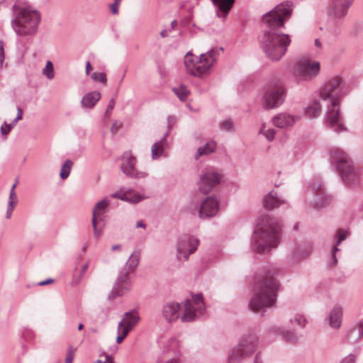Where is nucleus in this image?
<instances>
[{"mask_svg": "<svg viewBox=\"0 0 363 363\" xmlns=\"http://www.w3.org/2000/svg\"><path fill=\"white\" fill-rule=\"evenodd\" d=\"M345 94L344 84L337 76L328 79L320 89L321 100L330 104L325 117V123L336 133L346 130L339 111L340 102Z\"/></svg>", "mask_w": 363, "mask_h": 363, "instance_id": "1", "label": "nucleus"}, {"mask_svg": "<svg viewBox=\"0 0 363 363\" xmlns=\"http://www.w3.org/2000/svg\"><path fill=\"white\" fill-rule=\"evenodd\" d=\"M206 311L201 294L192 295L186 299L184 306L175 301L164 303L161 310L162 318L167 323H174L179 318L183 323L192 322L204 315Z\"/></svg>", "mask_w": 363, "mask_h": 363, "instance_id": "2", "label": "nucleus"}, {"mask_svg": "<svg viewBox=\"0 0 363 363\" xmlns=\"http://www.w3.org/2000/svg\"><path fill=\"white\" fill-rule=\"evenodd\" d=\"M281 230L277 218L267 215L261 216L252 237V250L260 254L276 247L280 240Z\"/></svg>", "mask_w": 363, "mask_h": 363, "instance_id": "3", "label": "nucleus"}, {"mask_svg": "<svg viewBox=\"0 0 363 363\" xmlns=\"http://www.w3.org/2000/svg\"><path fill=\"white\" fill-rule=\"evenodd\" d=\"M278 281L267 273L264 277L256 278L249 306L255 312L264 311L272 306L277 301V292L279 290Z\"/></svg>", "mask_w": 363, "mask_h": 363, "instance_id": "4", "label": "nucleus"}, {"mask_svg": "<svg viewBox=\"0 0 363 363\" xmlns=\"http://www.w3.org/2000/svg\"><path fill=\"white\" fill-rule=\"evenodd\" d=\"M41 19L40 13L31 6L13 4L11 26L18 36L34 35Z\"/></svg>", "mask_w": 363, "mask_h": 363, "instance_id": "5", "label": "nucleus"}, {"mask_svg": "<svg viewBox=\"0 0 363 363\" xmlns=\"http://www.w3.org/2000/svg\"><path fill=\"white\" fill-rule=\"evenodd\" d=\"M291 40L289 35L274 30H264L259 46L272 61H279L286 54Z\"/></svg>", "mask_w": 363, "mask_h": 363, "instance_id": "6", "label": "nucleus"}, {"mask_svg": "<svg viewBox=\"0 0 363 363\" xmlns=\"http://www.w3.org/2000/svg\"><path fill=\"white\" fill-rule=\"evenodd\" d=\"M330 160L341 177L343 183L348 186H355L359 182V176L354 167L353 162L348 154L339 147H333L330 150Z\"/></svg>", "mask_w": 363, "mask_h": 363, "instance_id": "7", "label": "nucleus"}, {"mask_svg": "<svg viewBox=\"0 0 363 363\" xmlns=\"http://www.w3.org/2000/svg\"><path fill=\"white\" fill-rule=\"evenodd\" d=\"M223 48H213L206 53H202L199 57L194 55L188 52L184 57V65L187 72L194 77H202L209 73L210 69L217 60L220 52Z\"/></svg>", "mask_w": 363, "mask_h": 363, "instance_id": "8", "label": "nucleus"}, {"mask_svg": "<svg viewBox=\"0 0 363 363\" xmlns=\"http://www.w3.org/2000/svg\"><path fill=\"white\" fill-rule=\"evenodd\" d=\"M140 252L135 251L129 257L125 264L120 271L116 281L111 292L112 298L122 296L131 286L130 274H133L139 264Z\"/></svg>", "mask_w": 363, "mask_h": 363, "instance_id": "9", "label": "nucleus"}, {"mask_svg": "<svg viewBox=\"0 0 363 363\" xmlns=\"http://www.w3.org/2000/svg\"><path fill=\"white\" fill-rule=\"evenodd\" d=\"M140 252L135 251L129 257L125 264L120 271L116 281L111 292L112 298L122 296L131 286L130 274H133L139 264Z\"/></svg>", "mask_w": 363, "mask_h": 363, "instance_id": "10", "label": "nucleus"}, {"mask_svg": "<svg viewBox=\"0 0 363 363\" xmlns=\"http://www.w3.org/2000/svg\"><path fill=\"white\" fill-rule=\"evenodd\" d=\"M258 338L255 334L243 335L238 343L228 352V363H241L252 356L257 350Z\"/></svg>", "mask_w": 363, "mask_h": 363, "instance_id": "11", "label": "nucleus"}, {"mask_svg": "<svg viewBox=\"0 0 363 363\" xmlns=\"http://www.w3.org/2000/svg\"><path fill=\"white\" fill-rule=\"evenodd\" d=\"M294 9V4L290 1H284L263 16V21L268 27V30L277 31L284 28L285 22L289 21Z\"/></svg>", "mask_w": 363, "mask_h": 363, "instance_id": "12", "label": "nucleus"}, {"mask_svg": "<svg viewBox=\"0 0 363 363\" xmlns=\"http://www.w3.org/2000/svg\"><path fill=\"white\" fill-rule=\"evenodd\" d=\"M286 89L280 80H272L264 86L262 98L264 108L272 109L279 107L284 101Z\"/></svg>", "mask_w": 363, "mask_h": 363, "instance_id": "13", "label": "nucleus"}, {"mask_svg": "<svg viewBox=\"0 0 363 363\" xmlns=\"http://www.w3.org/2000/svg\"><path fill=\"white\" fill-rule=\"evenodd\" d=\"M306 199L315 208H323L331 201L330 196L326 194L320 182L310 184L306 192Z\"/></svg>", "mask_w": 363, "mask_h": 363, "instance_id": "14", "label": "nucleus"}, {"mask_svg": "<svg viewBox=\"0 0 363 363\" xmlns=\"http://www.w3.org/2000/svg\"><path fill=\"white\" fill-rule=\"evenodd\" d=\"M110 204V200L104 198L94 206L92 210L91 223L93 225L94 236L99 238L102 234V229L105 225L106 209Z\"/></svg>", "mask_w": 363, "mask_h": 363, "instance_id": "15", "label": "nucleus"}, {"mask_svg": "<svg viewBox=\"0 0 363 363\" xmlns=\"http://www.w3.org/2000/svg\"><path fill=\"white\" fill-rule=\"evenodd\" d=\"M199 243V239L193 236L184 235L179 237L177 244V259L186 261L189 255L196 250Z\"/></svg>", "mask_w": 363, "mask_h": 363, "instance_id": "16", "label": "nucleus"}, {"mask_svg": "<svg viewBox=\"0 0 363 363\" xmlns=\"http://www.w3.org/2000/svg\"><path fill=\"white\" fill-rule=\"evenodd\" d=\"M214 168L208 169L200 177L198 182V189L203 194L209 193L211 189L220 184L222 175L214 170Z\"/></svg>", "mask_w": 363, "mask_h": 363, "instance_id": "17", "label": "nucleus"}, {"mask_svg": "<svg viewBox=\"0 0 363 363\" xmlns=\"http://www.w3.org/2000/svg\"><path fill=\"white\" fill-rule=\"evenodd\" d=\"M123 160L121 169L126 176L133 179H141L147 176L145 172L138 171L135 169L137 160L130 152H125L123 155Z\"/></svg>", "mask_w": 363, "mask_h": 363, "instance_id": "18", "label": "nucleus"}, {"mask_svg": "<svg viewBox=\"0 0 363 363\" xmlns=\"http://www.w3.org/2000/svg\"><path fill=\"white\" fill-rule=\"evenodd\" d=\"M320 71V63L308 60L300 62L296 69V75L299 80H308L315 77Z\"/></svg>", "mask_w": 363, "mask_h": 363, "instance_id": "19", "label": "nucleus"}, {"mask_svg": "<svg viewBox=\"0 0 363 363\" xmlns=\"http://www.w3.org/2000/svg\"><path fill=\"white\" fill-rule=\"evenodd\" d=\"M219 210V200L216 196H208L201 203L199 216L201 219L211 218L215 216Z\"/></svg>", "mask_w": 363, "mask_h": 363, "instance_id": "20", "label": "nucleus"}, {"mask_svg": "<svg viewBox=\"0 0 363 363\" xmlns=\"http://www.w3.org/2000/svg\"><path fill=\"white\" fill-rule=\"evenodd\" d=\"M352 3L350 0H332L329 6V14L335 19H342L346 16Z\"/></svg>", "mask_w": 363, "mask_h": 363, "instance_id": "21", "label": "nucleus"}, {"mask_svg": "<svg viewBox=\"0 0 363 363\" xmlns=\"http://www.w3.org/2000/svg\"><path fill=\"white\" fill-rule=\"evenodd\" d=\"M140 320L139 315L135 310L126 312L123 315V318L119 322L118 326L119 330L121 329H127L128 332L130 331L136 325Z\"/></svg>", "mask_w": 363, "mask_h": 363, "instance_id": "22", "label": "nucleus"}, {"mask_svg": "<svg viewBox=\"0 0 363 363\" xmlns=\"http://www.w3.org/2000/svg\"><path fill=\"white\" fill-rule=\"evenodd\" d=\"M296 121V118L289 113H280L272 118L273 124L279 128H285L292 126Z\"/></svg>", "mask_w": 363, "mask_h": 363, "instance_id": "23", "label": "nucleus"}, {"mask_svg": "<svg viewBox=\"0 0 363 363\" xmlns=\"http://www.w3.org/2000/svg\"><path fill=\"white\" fill-rule=\"evenodd\" d=\"M347 231L343 230H339L337 231L335 235V244L333 247L331 251V257L328 261V264L330 266H335L337 264V259L336 257V253L340 251V249L337 246L340 244V242L345 240L347 238Z\"/></svg>", "mask_w": 363, "mask_h": 363, "instance_id": "24", "label": "nucleus"}, {"mask_svg": "<svg viewBox=\"0 0 363 363\" xmlns=\"http://www.w3.org/2000/svg\"><path fill=\"white\" fill-rule=\"evenodd\" d=\"M286 201L277 197L276 192L269 191L264 199V207L267 210H272L278 208L281 204L285 203Z\"/></svg>", "mask_w": 363, "mask_h": 363, "instance_id": "25", "label": "nucleus"}, {"mask_svg": "<svg viewBox=\"0 0 363 363\" xmlns=\"http://www.w3.org/2000/svg\"><path fill=\"white\" fill-rule=\"evenodd\" d=\"M101 99V93L94 91L86 94L82 99V106L86 108H92Z\"/></svg>", "mask_w": 363, "mask_h": 363, "instance_id": "26", "label": "nucleus"}, {"mask_svg": "<svg viewBox=\"0 0 363 363\" xmlns=\"http://www.w3.org/2000/svg\"><path fill=\"white\" fill-rule=\"evenodd\" d=\"M363 337V320L357 323V325L351 329L347 335V341L350 344L359 342Z\"/></svg>", "mask_w": 363, "mask_h": 363, "instance_id": "27", "label": "nucleus"}, {"mask_svg": "<svg viewBox=\"0 0 363 363\" xmlns=\"http://www.w3.org/2000/svg\"><path fill=\"white\" fill-rule=\"evenodd\" d=\"M342 308L340 306H335L330 313L329 324L333 328H339L342 323Z\"/></svg>", "mask_w": 363, "mask_h": 363, "instance_id": "28", "label": "nucleus"}, {"mask_svg": "<svg viewBox=\"0 0 363 363\" xmlns=\"http://www.w3.org/2000/svg\"><path fill=\"white\" fill-rule=\"evenodd\" d=\"M169 133L166 132L162 138L155 142L151 147V156L153 160L158 159L164 152V146L167 145V137Z\"/></svg>", "mask_w": 363, "mask_h": 363, "instance_id": "29", "label": "nucleus"}, {"mask_svg": "<svg viewBox=\"0 0 363 363\" xmlns=\"http://www.w3.org/2000/svg\"><path fill=\"white\" fill-rule=\"evenodd\" d=\"M213 4L218 8V9L225 17L231 9L233 8L235 0H211Z\"/></svg>", "mask_w": 363, "mask_h": 363, "instance_id": "30", "label": "nucleus"}, {"mask_svg": "<svg viewBox=\"0 0 363 363\" xmlns=\"http://www.w3.org/2000/svg\"><path fill=\"white\" fill-rule=\"evenodd\" d=\"M270 333L281 335L284 340L290 343H294L297 341V337L294 332L284 331L281 328L279 327H272L270 329Z\"/></svg>", "mask_w": 363, "mask_h": 363, "instance_id": "31", "label": "nucleus"}, {"mask_svg": "<svg viewBox=\"0 0 363 363\" xmlns=\"http://www.w3.org/2000/svg\"><path fill=\"white\" fill-rule=\"evenodd\" d=\"M16 185H17V182L14 183L11 188L9 199V202H8V206H7V210H6V218L7 219H9L11 217L12 212L13 211L15 205L18 202V197L15 192V189L16 187Z\"/></svg>", "mask_w": 363, "mask_h": 363, "instance_id": "32", "label": "nucleus"}, {"mask_svg": "<svg viewBox=\"0 0 363 363\" xmlns=\"http://www.w3.org/2000/svg\"><path fill=\"white\" fill-rule=\"evenodd\" d=\"M216 148V143L213 140L208 141L203 147H200L197 149L195 158L197 160L199 157L208 155L213 153Z\"/></svg>", "mask_w": 363, "mask_h": 363, "instance_id": "33", "label": "nucleus"}, {"mask_svg": "<svg viewBox=\"0 0 363 363\" xmlns=\"http://www.w3.org/2000/svg\"><path fill=\"white\" fill-rule=\"evenodd\" d=\"M144 199L141 194H138L133 189H128L123 192L121 201H125L130 203H137Z\"/></svg>", "mask_w": 363, "mask_h": 363, "instance_id": "34", "label": "nucleus"}, {"mask_svg": "<svg viewBox=\"0 0 363 363\" xmlns=\"http://www.w3.org/2000/svg\"><path fill=\"white\" fill-rule=\"evenodd\" d=\"M321 112L320 104L318 101H311L309 105L305 108V114L309 118H315Z\"/></svg>", "mask_w": 363, "mask_h": 363, "instance_id": "35", "label": "nucleus"}, {"mask_svg": "<svg viewBox=\"0 0 363 363\" xmlns=\"http://www.w3.org/2000/svg\"><path fill=\"white\" fill-rule=\"evenodd\" d=\"M312 250L311 245L308 242H304L299 245L294 252V255L298 259L308 256Z\"/></svg>", "mask_w": 363, "mask_h": 363, "instance_id": "36", "label": "nucleus"}, {"mask_svg": "<svg viewBox=\"0 0 363 363\" xmlns=\"http://www.w3.org/2000/svg\"><path fill=\"white\" fill-rule=\"evenodd\" d=\"M169 346L173 347L172 351L174 354V357H169L166 361L165 363H179V351L176 349V347L179 345V342L176 339H171L169 342Z\"/></svg>", "mask_w": 363, "mask_h": 363, "instance_id": "37", "label": "nucleus"}, {"mask_svg": "<svg viewBox=\"0 0 363 363\" xmlns=\"http://www.w3.org/2000/svg\"><path fill=\"white\" fill-rule=\"evenodd\" d=\"M72 165L73 162L70 160H67L65 162L61 167L60 173V177L62 179H65L69 176Z\"/></svg>", "mask_w": 363, "mask_h": 363, "instance_id": "38", "label": "nucleus"}, {"mask_svg": "<svg viewBox=\"0 0 363 363\" xmlns=\"http://www.w3.org/2000/svg\"><path fill=\"white\" fill-rule=\"evenodd\" d=\"M172 90L177 97L182 101H185L187 96L189 94V91L184 85H181L177 88H173Z\"/></svg>", "mask_w": 363, "mask_h": 363, "instance_id": "39", "label": "nucleus"}, {"mask_svg": "<svg viewBox=\"0 0 363 363\" xmlns=\"http://www.w3.org/2000/svg\"><path fill=\"white\" fill-rule=\"evenodd\" d=\"M87 268H88V263H86L82 266L79 271H78L77 269H75L74 274H73V283L74 284H78L79 283V281L82 279L84 273L87 270Z\"/></svg>", "mask_w": 363, "mask_h": 363, "instance_id": "40", "label": "nucleus"}, {"mask_svg": "<svg viewBox=\"0 0 363 363\" xmlns=\"http://www.w3.org/2000/svg\"><path fill=\"white\" fill-rule=\"evenodd\" d=\"M43 74L45 75L48 79H52L55 77V72L53 68V65L52 62L48 61L45 68L43 70Z\"/></svg>", "mask_w": 363, "mask_h": 363, "instance_id": "41", "label": "nucleus"}, {"mask_svg": "<svg viewBox=\"0 0 363 363\" xmlns=\"http://www.w3.org/2000/svg\"><path fill=\"white\" fill-rule=\"evenodd\" d=\"M264 125H262V127L260 128L259 133L264 135L269 141H272L274 138L276 130L272 128L267 130H264Z\"/></svg>", "mask_w": 363, "mask_h": 363, "instance_id": "42", "label": "nucleus"}, {"mask_svg": "<svg viewBox=\"0 0 363 363\" xmlns=\"http://www.w3.org/2000/svg\"><path fill=\"white\" fill-rule=\"evenodd\" d=\"M91 78L94 81L101 82L104 84H106L107 82L106 74L104 72H94L91 74Z\"/></svg>", "mask_w": 363, "mask_h": 363, "instance_id": "43", "label": "nucleus"}, {"mask_svg": "<svg viewBox=\"0 0 363 363\" xmlns=\"http://www.w3.org/2000/svg\"><path fill=\"white\" fill-rule=\"evenodd\" d=\"M220 128L225 131L229 132L234 129V123L231 120H224L220 122Z\"/></svg>", "mask_w": 363, "mask_h": 363, "instance_id": "44", "label": "nucleus"}, {"mask_svg": "<svg viewBox=\"0 0 363 363\" xmlns=\"http://www.w3.org/2000/svg\"><path fill=\"white\" fill-rule=\"evenodd\" d=\"M117 337L116 342L120 344L125 339V337L128 335L129 332H128L127 329H121L119 330V328H117Z\"/></svg>", "mask_w": 363, "mask_h": 363, "instance_id": "45", "label": "nucleus"}, {"mask_svg": "<svg viewBox=\"0 0 363 363\" xmlns=\"http://www.w3.org/2000/svg\"><path fill=\"white\" fill-rule=\"evenodd\" d=\"M294 321L301 328H304L307 323L306 317L301 314H296L294 317Z\"/></svg>", "mask_w": 363, "mask_h": 363, "instance_id": "46", "label": "nucleus"}, {"mask_svg": "<svg viewBox=\"0 0 363 363\" xmlns=\"http://www.w3.org/2000/svg\"><path fill=\"white\" fill-rule=\"evenodd\" d=\"M16 125V123H14L13 121L11 123H7L6 122H4V125L6 126V128H7V130H5V127L4 125H1V133L3 135L6 136Z\"/></svg>", "mask_w": 363, "mask_h": 363, "instance_id": "47", "label": "nucleus"}, {"mask_svg": "<svg viewBox=\"0 0 363 363\" xmlns=\"http://www.w3.org/2000/svg\"><path fill=\"white\" fill-rule=\"evenodd\" d=\"M75 351L72 346L68 347L65 363H72L74 360Z\"/></svg>", "mask_w": 363, "mask_h": 363, "instance_id": "48", "label": "nucleus"}, {"mask_svg": "<svg viewBox=\"0 0 363 363\" xmlns=\"http://www.w3.org/2000/svg\"><path fill=\"white\" fill-rule=\"evenodd\" d=\"M357 355L354 354H349L342 359L340 363H356Z\"/></svg>", "mask_w": 363, "mask_h": 363, "instance_id": "49", "label": "nucleus"}, {"mask_svg": "<svg viewBox=\"0 0 363 363\" xmlns=\"http://www.w3.org/2000/svg\"><path fill=\"white\" fill-rule=\"evenodd\" d=\"M167 128L168 130L167 132L169 133V130H170L173 128V126L174 125V124L176 123V118L174 116H168L167 118Z\"/></svg>", "mask_w": 363, "mask_h": 363, "instance_id": "50", "label": "nucleus"}, {"mask_svg": "<svg viewBox=\"0 0 363 363\" xmlns=\"http://www.w3.org/2000/svg\"><path fill=\"white\" fill-rule=\"evenodd\" d=\"M115 100L113 99H111L108 105H107V107H106V113H105V115L106 116L108 117L111 114V111L113 109L114 106H115Z\"/></svg>", "mask_w": 363, "mask_h": 363, "instance_id": "51", "label": "nucleus"}, {"mask_svg": "<svg viewBox=\"0 0 363 363\" xmlns=\"http://www.w3.org/2000/svg\"><path fill=\"white\" fill-rule=\"evenodd\" d=\"M120 4H118L117 2H113V4H111L109 5V8L111 10V12L116 15L118 13V6Z\"/></svg>", "mask_w": 363, "mask_h": 363, "instance_id": "52", "label": "nucleus"}, {"mask_svg": "<svg viewBox=\"0 0 363 363\" xmlns=\"http://www.w3.org/2000/svg\"><path fill=\"white\" fill-rule=\"evenodd\" d=\"M23 335L26 340L32 339L34 337L33 332L28 329L24 330V332L23 333Z\"/></svg>", "mask_w": 363, "mask_h": 363, "instance_id": "53", "label": "nucleus"}, {"mask_svg": "<svg viewBox=\"0 0 363 363\" xmlns=\"http://www.w3.org/2000/svg\"><path fill=\"white\" fill-rule=\"evenodd\" d=\"M4 43L3 41L0 40V66L2 65L4 60Z\"/></svg>", "mask_w": 363, "mask_h": 363, "instance_id": "54", "label": "nucleus"}, {"mask_svg": "<svg viewBox=\"0 0 363 363\" xmlns=\"http://www.w3.org/2000/svg\"><path fill=\"white\" fill-rule=\"evenodd\" d=\"M105 360L103 362V363H116L111 354H104Z\"/></svg>", "mask_w": 363, "mask_h": 363, "instance_id": "55", "label": "nucleus"}, {"mask_svg": "<svg viewBox=\"0 0 363 363\" xmlns=\"http://www.w3.org/2000/svg\"><path fill=\"white\" fill-rule=\"evenodd\" d=\"M123 192H121V191H117V192H115V193H113L111 194V196L112 198L118 199L120 200H121V198H123Z\"/></svg>", "mask_w": 363, "mask_h": 363, "instance_id": "56", "label": "nucleus"}, {"mask_svg": "<svg viewBox=\"0 0 363 363\" xmlns=\"http://www.w3.org/2000/svg\"><path fill=\"white\" fill-rule=\"evenodd\" d=\"M120 128L121 125H118L117 123H114L111 128V131L114 134L119 130Z\"/></svg>", "mask_w": 363, "mask_h": 363, "instance_id": "57", "label": "nucleus"}, {"mask_svg": "<svg viewBox=\"0 0 363 363\" xmlns=\"http://www.w3.org/2000/svg\"><path fill=\"white\" fill-rule=\"evenodd\" d=\"M54 281L52 279H47L46 280L42 281L39 283H38V286H45L46 284H51Z\"/></svg>", "mask_w": 363, "mask_h": 363, "instance_id": "58", "label": "nucleus"}, {"mask_svg": "<svg viewBox=\"0 0 363 363\" xmlns=\"http://www.w3.org/2000/svg\"><path fill=\"white\" fill-rule=\"evenodd\" d=\"M169 32H171V30L169 28H167V29H163L160 32V36L162 38H166L167 36H168V34H169Z\"/></svg>", "mask_w": 363, "mask_h": 363, "instance_id": "59", "label": "nucleus"}, {"mask_svg": "<svg viewBox=\"0 0 363 363\" xmlns=\"http://www.w3.org/2000/svg\"><path fill=\"white\" fill-rule=\"evenodd\" d=\"M92 66L90 63V62H86V74H89V72H91V70H92Z\"/></svg>", "mask_w": 363, "mask_h": 363, "instance_id": "60", "label": "nucleus"}, {"mask_svg": "<svg viewBox=\"0 0 363 363\" xmlns=\"http://www.w3.org/2000/svg\"><path fill=\"white\" fill-rule=\"evenodd\" d=\"M136 228H146V225L143 223V220H139L136 223Z\"/></svg>", "mask_w": 363, "mask_h": 363, "instance_id": "61", "label": "nucleus"}, {"mask_svg": "<svg viewBox=\"0 0 363 363\" xmlns=\"http://www.w3.org/2000/svg\"><path fill=\"white\" fill-rule=\"evenodd\" d=\"M254 363H262L259 354H256Z\"/></svg>", "mask_w": 363, "mask_h": 363, "instance_id": "62", "label": "nucleus"}, {"mask_svg": "<svg viewBox=\"0 0 363 363\" xmlns=\"http://www.w3.org/2000/svg\"><path fill=\"white\" fill-rule=\"evenodd\" d=\"M177 23L176 20H173L171 23L170 27L169 28L171 30H174Z\"/></svg>", "mask_w": 363, "mask_h": 363, "instance_id": "63", "label": "nucleus"}, {"mask_svg": "<svg viewBox=\"0 0 363 363\" xmlns=\"http://www.w3.org/2000/svg\"><path fill=\"white\" fill-rule=\"evenodd\" d=\"M121 245H114L111 247V250L113 251L119 250H121Z\"/></svg>", "mask_w": 363, "mask_h": 363, "instance_id": "64", "label": "nucleus"}]
</instances>
